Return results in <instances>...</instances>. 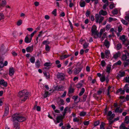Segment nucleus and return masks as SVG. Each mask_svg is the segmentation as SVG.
Masks as SVG:
<instances>
[{"mask_svg":"<svg viewBox=\"0 0 129 129\" xmlns=\"http://www.w3.org/2000/svg\"><path fill=\"white\" fill-rule=\"evenodd\" d=\"M57 103L59 106L64 104V101L62 99H61L59 100L58 101Z\"/></svg>","mask_w":129,"mask_h":129,"instance_id":"obj_18","label":"nucleus"},{"mask_svg":"<svg viewBox=\"0 0 129 129\" xmlns=\"http://www.w3.org/2000/svg\"><path fill=\"white\" fill-rule=\"evenodd\" d=\"M56 9H55L52 12V14L54 15V16H55L56 15Z\"/></svg>","mask_w":129,"mask_h":129,"instance_id":"obj_58","label":"nucleus"},{"mask_svg":"<svg viewBox=\"0 0 129 129\" xmlns=\"http://www.w3.org/2000/svg\"><path fill=\"white\" fill-rule=\"evenodd\" d=\"M94 35H96V36H94V38H100L101 37V36H100V34L98 33V32L97 31V33L96 34H94Z\"/></svg>","mask_w":129,"mask_h":129,"instance_id":"obj_46","label":"nucleus"},{"mask_svg":"<svg viewBox=\"0 0 129 129\" xmlns=\"http://www.w3.org/2000/svg\"><path fill=\"white\" fill-rule=\"evenodd\" d=\"M123 44H124L126 46H127L129 45V41H126L125 42V43Z\"/></svg>","mask_w":129,"mask_h":129,"instance_id":"obj_64","label":"nucleus"},{"mask_svg":"<svg viewBox=\"0 0 129 129\" xmlns=\"http://www.w3.org/2000/svg\"><path fill=\"white\" fill-rule=\"evenodd\" d=\"M10 106L8 105H6L5 110V112L3 117L6 116L8 114Z\"/></svg>","mask_w":129,"mask_h":129,"instance_id":"obj_8","label":"nucleus"},{"mask_svg":"<svg viewBox=\"0 0 129 129\" xmlns=\"http://www.w3.org/2000/svg\"><path fill=\"white\" fill-rule=\"evenodd\" d=\"M40 62L39 60L38 59L35 63V65L37 68H39L40 66Z\"/></svg>","mask_w":129,"mask_h":129,"instance_id":"obj_29","label":"nucleus"},{"mask_svg":"<svg viewBox=\"0 0 129 129\" xmlns=\"http://www.w3.org/2000/svg\"><path fill=\"white\" fill-rule=\"evenodd\" d=\"M129 85L128 84H126L124 87L123 89L125 90L127 93L129 92V87H128Z\"/></svg>","mask_w":129,"mask_h":129,"instance_id":"obj_24","label":"nucleus"},{"mask_svg":"<svg viewBox=\"0 0 129 129\" xmlns=\"http://www.w3.org/2000/svg\"><path fill=\"white\" fill-rule=\"evenodd\" d=\"M84 81L83 80L81 81L79 83L76 85V87L78 88H80L82 86V84L81 83V82H83Z\"/></svg>","mask_w":129,"mask_h":129,"instance_id":"obj_28","label":"nucleus"},{"mask_svg":"<svg viewBox=\"0 0 129 129\" xmlns=\"http://www.w3.org/2000/svg\"><path fill=\"white\" fill-rule=\"evenodd\" d=\"M121 61L120 60H119L117 62H116L114 64V65L116 66H120L121 64Z\"/></svg>","mask_w":129,"mask_h":129,"instance_id":"obj_53","label":"nucleus"},{"mask_svg":"<svg viewBox=\"0 0 129 129\" xmlns=\"http://www.w3.org/2000/svg\"><path fill=\"white\" fill-rule=\"evenodd\" d=\"M111 87L110 86H109L108 88V89H107V95L109 96V97H110V89L111 88Z\"/></svg>","mask_w":129,"mask_h":129,"instance_id":"obj_40","label":"nucleus"},{"mask_svg":"<svg viewBox=\"0 0 129 129\" xmlns=\"http://www.w3.org/2000/svg\"><path fill=\"white\" fill-rule=\"evenodd\" d=\"M0 85L3 86L5 87H6L7 86L8 84L6 81L2 79L0 80Z\"/></svg>","mask_w":129,"mask_h":129,"instance_id":"obj_10","label":"nucleus"},{"mask_svg":"<svg viewBox=\"0 0 129 129\" xmlns=\"http://www.w3.org/2000/svg\"><path fill=\"white\" fill-rule=\"evenodd\" d=\"M124 122L127 124L129 123V116H127L125 118Z\"/></svg>","mask_w":129,"mask_h":129,"instance_id":"obj_31","label":"nucleus"},{"mask_svg":"<svg viewBox=\"0 0 129 129\" xmlns=\"http://www.w3.org/2000/svg\"><path fill=\"white\" fill-rule=\"evenodd\" d=\"M104 45L106 48H108L110 46V43L107 40H105L104 43Z\"/></svg>","mask_w":129,"mask_h":129,"instance_id":"obj_19","label":"nucleus"},{"mask_svg":"<svg viewBox=\"0 0 129 129\" xmlns=\"http://www.w3.org/2000/svg\"><path fill=\"white\" fill-rule=\"evenodd\" d=\"M22 23V21L21 20H20L18 21L17 23V24L18 26L20 25Z\"/></svg>","mask_w":129,"mask_h":129,"instance_id":"obj_56","label":"nucleus"},{"mask_svg":"<svg viewBox=\"0 0 129 129\" xmlns=\"http://www.w3.org/2000/svg\"><path fill=\"white\" fill-rule=\"evenodd\" d=\"M17 121H13V128L15 129H19L20 124Z\"/></svg>","mask_w":129,"mask_h":129,"instance_id":"obj_11","label":"nucleus"},{"mask_svg":"<svg viewBox=\"0 0 129 129\" xmlns=\"http://www.w3.org/2000/svg\"><path fill=\"white\" fill-rule=\"evenodd\" d=\"M110 52L109 50H106L105 52V54L106 55V56H108L110 54Z\"/></svg>","mask_w":129,"mask_h":129,"instance_id":"obj_59","label":"nucleus"},{"mask_svg":"<svg viewBox=\"0 0 129 129\" xmlns=\"http://www.w3.org/2000/svg\"><path fill=\"white\" fill-rule=\"evenodd\" d=\"M43 73L47 79H48L50 78L49 74L48 72L44 71L43 72Z\"/></svg>","mask_w":129,"mask_h":129,"instance_id":"obj_26","label":"nucleus"},{"mask_svg":"<svg viewBox=\"0 0 129 129\" xmlns=\"http://www.w3.org/2000/svg\"><path fill=\"white\" fill-rule=\"evenodd\" d=\"M72 84H70L69 88L68 93L69 94L73 93L74 91V89L72 87Z\"/></svg>","mask_w":129,"mask_h":129,"instance_id":"obj_9","label":"nucleus"},{"mask_svg":"<svg viewBox=\"0 0 129 129\" xmlns=\"http://www.w3.org/2000/svg\"><path fill=\"white\" fill-rule=\"evenodd\" d=\"M89 43L87 42L85 43L83 45V48L84 49H86L87 48L89 45Z\"/></svg>","mask_w":129,"mask_h":129,"instance_id":"obj_38","label":"nucleus"},{"mask_svg":"<svg viewBox=\"0 0 129 129\" xmlns=\"http://www.w3.org/2000/svg\"><path fill=\"white\" fill-rule=\"evenodd\" d=\"M45 49L47 51H49L50 50V47L47 44L46 45Z\"/></svg>","mask_w":129,"mask_h":129,"instance_id":"obj_57","label":"nucleus"},{"mask_svg":"<svg viewBox=\"0 0 129 129\" xmlns=\"http://www.w3.org/2000/svg\"><path fill=\"white\" fill-rule=\"evenodd\" d=\"M105 124L103 122H101V124L100 126V129H105Z\"/></svg>","mask_w":129,"mask_h":129,"instance_id":"obj_34","label":"nucleus"},{"mask_svg":"<svg viewBox=\"0 0 129 129\" xmlns=\"http://www.w3.org/2000/svg\"><path fill=\"white\" fill-rule=\"evenodd\" d=\"M30 61L32 63H34L35 62V58L33 56H32L30 59Z\"/></svg>","mask_w":129,"mask_h":129,"instance_id":"obj_42","label":"nucleus"},{"mask_svg":"<svg viewBox=\"0 0 129 129\" xmlns=\"http://www.w3.org/2000/svg\"><path fill=\"white\" fill-rule=\"evenodd\" d=\"M109 5V2H107V3H106L103 6V9L104 10H105L107 6Z\"/></svg>","mask_w":129,"mask_h":129,"instance_id":"obj_50","label":"nucleus"},{"mask_svg":"<svg viewBox=\"0 0 129 129\" xmlns=\"http://www.w3.org/2000/svg\"><path fill=\"white\" fill-rule=\"evenodd\" d=\"M29 93L27 90L24 89L19 92L18 96L22 101H25L28 98Z\"/></svg>","mask_w":129,"mask_h":129,"instance_id":"obj_1","label":"nucleus"},{"mask_svg":"<svg viewBox=\"0 0 129 129\" xmlns=\"http://www.w3.org/2000/svg\"><path fill=\"white\" fill-rule=\"evenodd\" d=\"M125 127L124 124L122 123L119 127V128L120 129H125Z\"/></svg>","mask_w":129,"mask_h":129,"instance_id":"obj_37","label":"nucleus"},{"mask_svg":"<svg viewBox=\"0 0 129 129\" xmlns=\"http://www.w3.org/2000/svg\"><path fill=\"white\" fill-rule=\"evenodd\" d=\"M12 117V120L13 121H17L22 122L25 121L26 120V118L25 117L17 114H15L13 115Z\"/></svg>","mask_w":129,"mask_h":129,"instance_id":"obj_2","label":"nucleus"},{"mask_svg":"<svg viewBox=\"0 0 129 129\" xmlns=\"http://www.w3.org/2000/svg\"><path fill=\"white\" fill-rule=\"evenodd\" d=\"M63 86L60 85L58 86H57L55 87V89L56 90L61 91L63 90Z\"/></svg>","mask_w":129,"mask_h":129,"instance_id":"obj_20","label":"nucleus"},{"mask_svg":"<svg viewBox=\"0 0 129 129\" xmlns=\"http://www.w3.org/2000/svg\"><path fill=\"white\" fill-rule=\"evenodd\" d=\"M126 61H127V62H124V67H125L127 66L129 64V59L127 60Z\"/></svg>","mask_w":129,"mask_h":129,"instance_id":"obj_41","label":"nucleus"},{"mask_svg":"<svg viewBox=\"0 0 129 129\" xmlns=\"http://www.w3.org/2000/svg\"><path fill=\"white\" fill-rule=\"evenodd\" d=\"M101 65L103 67L105 66L106 65V63L104 60H103L101 61Z\"/></svg>","mask_w":129,"mask_h":129,"instance_id":"obj_47","label":"nucleus"},{"mask_svg":"<svg viewBox=\"0 0 129 129\" xmlns=\"http://www.w3.org/2000/svg\"><path fill=\"white\" fill-rule=\"evenodd\" d=\"M73 67H71L68 68L67 70L68 73L69 74H71L73 73L72 69Z\"/></svg>","mask_w":129,"mask_h":129,"instance_id":"obj_27","label":"nucleus"},{"mask_svg":"<svg viewBox=\"0 0 129 129\" xmlns=\"http://www.w3.org/2000/svg\"><path fill=\"white\" fill-rule=\"evenodd\" d=\"M125 72H121L119 71L117 76L119 78H121L124 76H125Z\"/></svg>","mask_w":129,"mask_h":129,"instance_id":"obj_17","label":"nucleus"},{"mask_svg":"<svg viewBox=\"0 0 129 129\" xmlns=\"http://www.w3.org/2000/svg\"><path fill=\"white\" fill-rule=\"evenodd\" d=\"M87 95L86 94H84L83 98V100L82 101L83 102H84L85 101L86 98L87 97Z\"/></svg>","mask_w":129,"mask_h":129,"instance_id":"obj_51","label":"nucleus"},{"mask_svg":"<svg viewBox=\"0 0 129 129\" xmlns=\"http://www.w3.org/2000/svg\"><path fill=\"white\" fill-rule=\"evenodd\" d=\"M121 21L122 23L125 25H127L128 24V23L127 22V21L124 19L121 20Z\"/></svg>","mask_w":129,"mask_h":129,"instance_id":"obj_48","label":"nucleus"},{"mask_svg":"<svg viewBox=\"0 0 129 129\" xmlns=\"http://www.w3.org/2000/svg\"><path fill=\"white\" fill-rule=\"evenodd\" d=\"M111 68V65H108L107 67L106 72L108 73H109L110 72Z\"/></svg>","mask_w":129,"mask_h":129,"instance_id":"obj_32","label":"nucleus"},{"mask_svg":"<svg viewBox=\"0 0 129 129\" xmlns=\"http://www.w3.org/2000/svg\"><path fill=\"white\" fill-rule=\"evenodd\" d=\"M50 95V94L48 92H46L43 95L44 97V98H45L48 96H49Z\"/></svg>","mask_w":129,"mask_h":129,"instance_id":"obj_35","label":"nucleus"},{"mask_svg":"<svg viewBox=\"0 0 129 129\" xmlns=\"http://www.w3.org/2000/svg\"><path fill=\"white\" fill-rule=\"evenodd\" d=\"M108 119L109 120V126L111 127V125L114 122V121L111 120L109 118Z\"/></svg>","mask_w":129,"mask_h":129,"instance_id":"obj_39","label":"nucleus"},{"mask_svg":"<svg viewBox=\"0 0 129 129\" xmlns=\"http://www.w3.org/2000/svg\"><path fill=\"white\" fill-rule=\"evenodd\" d=\"M57 78L60 80H63L65 78V76L63 73H58L57 75Z\"/></svg>","mask_w":129,"mask_h":129,"instance_id":"obj_5","label":"nucleus"},{"mask_svg":"<svg viewBox=\"0 0 129 129\" xmlns=\"http://www.w3.org/2000/svg\"><path fill=\"white\" fill-rule=\"evenodd\" d=\"M127 58V55L126 54H123L122 56V59L123 60H126Z\"/></svg>","mask_w":129,"mask_h":129,"instance_id":"obj_36","label":"nucleus"},{"mask_svg":"<svg viewBox=\"0 0 129 129\" xmlns=\"http://www.w3.org/2000/svg\"><path fill=\"white\" fill-rule=\"evenodd\" d=\"M112 13L113 15L117 14L118 13V10L117 9H114L112 11Z\"/></svg>","mask_w":129,"mask_h":129,"instance_id":"obj_54","label":"nucleus"},{"mask_svg":"<svg viewBox=\"0 0 129 129\" xmlns=\"http://www.w3.org/2000/svg\"><path fill=\"white\" fill-rule=\"evenodd\" d=\"M99 0H91V1L92 2H94V5H95L99 3Z\"/></svg>","mask_w":129,"mask_h":129,"instance_id":"obj_52","label":"nucleus"},{"mask_svg":"<svg viewBox=\"0 0 129 129\" xmlns=\"http://www.w3.org/2000/svg\"><path fill=\"white\" fill-rule=\"evenodd\" d=\"M96 30V27L95 25H93L91 28V35L93 36L94 34H96L97 33V31Z\"/></svg>","mask_w":129,"mask_h":129,"instance_id":"obj_6","label":"nucleus"},{"mask_svg":"<svg viewBox=\"0 0 129 129\" xmlns=\"http://www.w3.org/2000/svg\"><path fill=\"white\" fill-rule=\"evenodd\" d=\"M5 18V16L3 13H0V21L4 19Z\"/></svg>","mask_w":129,"mask_h":129,"instance_id":"obj_49","label":"nucleus"},{"mask_svg":"<svg viewBox=\"0 0 129 129\" xmlns=\"http://www.w3.org/2000/svg\"><path fill=\"white\" fill-rule=\"evenodd\" d=\"M79 4L80 6L81 7H84L86 5V3L84 1L83 2H80L79 3Z\"/></svg>","mask_w":129,"mask_h":129,"instance_id":"obj_33","label":"nucleus"},{"mask_svg":"<svg viewBox=\"0 0 129 129\" xmlns=\"http://www.w3.org/2000/svg\"><path fill=\"white\" fill-rule=\"evenodd\" d=\"M32 40L31 38H29L27 36H26L24 40L25 42L26 43H29L31 42Z\"/></svg>","mask_w":129,"mask_h":129,"instance_id":"obj_22","label":"nucleus"},{"mask_svg":"<svg viewBox=\"0 0 129 129\" xmlns=\"http://www.w3.org/2000/svg\"><path fill=\"white\" fill-rule=\"evenodd\" d=\"M90 13L91 12L89 10H87L85 13L86 16L87 17H88Z\"/></svg>","mask_w":129,"mask_h":129,"instance_id":"obj_43","label":"nucleus"},{"mask_svg":"<svg viewBox=\"0 0 129 129\" xmlns=\"http://www.w3.org/2000/svg\"><path fill=\"white\" fill-rule=\"evenodd\" d=\"M79 121V119L77 117H75L73 119L74 122H78Z\"/></svg>","mask_w":129,"mask_h":129,"instance_id":"obj_60","label":"nucleus"},{"mask_svg":"<svg viewBox=\"0 0 129 129\" xmlns=\"http://www.w3.org/2000/svg\"><path fill=\"white\" fill-rule=\"evenodd\" d=\"M95 17L96 23H99V24L102 22L104 19V17L99 16L98 14H95Z\"/></svg>","mask_w":129,"mask_h":129,"instance_id":"obj_3","label":"nucleus"},{"mask_svg":"<svg viewBox=\"0 0 129 129\" xmlns=\"http://www.w3.org/2000/svg\"><path fill=\"white\" fill-rule=\"evenodd\" d=\"M107 14V12L106 11H104L102 10L99 11L98 15L100 16L101 15L105 16Z\"/></svg>","mask_w":129,"mask_h":129,"instance_id":"obj_13","label":"nucleus"},{"mask_svg":"<svg viewBox=\"0 0 129 129\" xmlns=\"http://www.w3.org/2000/svg\"><path fill=\"white\" fill-rule=\"evenodd\" d=\"M120 52L119 51H118L114 55L113 57L115 59H116L120 56Z\"/></svg>","mask_w":129,"mask_h":129,"instance_id":"obj_21","label":"nucleus"},{"mask_svg":"<svg viewBox=\"0 0 129 129\" xmlns=\"http://www.w3.org/2000/svg\"><path fill=\"white\" fill-rule=\"evenodd\" d=\"M7 4L6 0H2L1 2L0 3V8L5 7Z\"/></svg>","mask_w":129,"mask_h":129,"instance_id":"obj_14","label":"nucleus"},{"mask_svg":"<svg viewBox=\"0 0 129 129\" xmlns=\"http://www.w3.org/2000/svg\"><path fill=\"white\" fill-rule=\"evenodd\" d=\"M64 117L62 115L58 116L56 118V122L57 123H59L61 121H62V119Z\"/></svg>","mask_w":129,"mask_h":129,"instance_id":"obj_12","label":"nucleus"},{"mask_svg":"<svg viewBox=\"0 0 129 129\" xmlns=\"http://www.w3.org/2000/svg\"><path fill=\"white\" fill-rule=\"evenodd\" d=\"M82 68L81 67L75 68L73 70L74 74L76 75L78 74L81 71Z\"/></svg>","mask_w":129,"mask_h":129,"instance_id":"obj_4","label":"nucleus"},{"mask_svg":"<svg viewBox=\"0 0 129 129\" xmlns=\"http://www.w3.org/2000/svg\"><path fill=\"white\" fill-rule=\"evenodd\" d=\"M78 96H74L72 97V99L74 100L75 103H77L80 101V98H79V99L78 100Z\"/></svg>","mask_w":129,"mask_h":129,"instance_id":"obj_15","label":"nucleus"},{"mask_svg":"<svg viewBox=\"0 0 129 129\" xmlns=\"http://www.w3.org/2000/svg\"><path fill=\"white\" fill-rule=\"evenodd\" d=\"M122 46L121 44L119 43L117 44V50H119L121 48Z\"/></svg>","mask_w":129,"mask_h":129,"instance_id":"obj_44","label":"nucleus"},{"mask_svg":"<svg viewBox=\"0 0 129 129\" xmlns=\"http://www.w3.org/2000/svg\"><path fill=\"white\" fill-rule=\"evenodd\" d=\"M106 79V76L105 75H102L100 78V80L101 82H103L105 81Z\"/></svg>","mask_w":129,"mask_h":129,"instance_id":"obj_30","label":"nucleus"},{"mask_svg":"<svg viewBox=\"0 0 129 129\" xmlns=\"http://www.w3.org/2000/svg\"><path fill=\"white\" fill-rule=\"evenodd\" d=\"M34 46L33 45L27 47L26 48V51L28 52H31L33 50Z\"/></svg>","mask_w":129,"mask_h":129,"instance_id":"obj_16","label":"nucleus"},{"mask_svg":"<svg viewBox=\"0 0 129 129\" xmlns=\"http://www.w3.org/2000/svg\"><path fill=\"white\" fill-rule=\"evenodd\" d=\"M119 39L120 40H121L123 44L125 43V42L126 41L125 36L124 35H122L120 37Z\"/></svg>","mask_w":129,"mask_h":129,"instance_id":"obj_23","label":"nucleus"},{"mask_svg":"<svg viewBox=\"0 0 129 129\" xmlns=\"http://www.w3.org/2000/svg\"><path fill=\"white\" fill-rule=\"evenodd\" d=\"M14 74V70L13 68H10L9 70V75L11 76Z\"/></svg>","mask_w":129,"mask_h":129,"instance_id":"obj_25","label":"nucleus"},{"mask_svg":"<svg viewBox=\"0 0 129 129\" xmlns=\"http://www.w3.org/2000/svg\"><path fill=\"white\" fill-rule=\"evenodd\" d=\"M99 123H100L99 121H96L94 123V125L95 126H97L99 124Z\"/></svg>","mask_w":129,"mask_h":129,"instance_id":"obj_61","label":"nucleus"},{"mask_svg":"<svg viewBox=\"0 0 129 129\" xmlns=\"http://www.w3.org/2000/svg\"><path fill=\"white\" fill-rule=\"evenodd\" d=\"M86 113L84 111H82L79 114V115L80 116H84L86 115Z\"/></svg>","mask_w":129,"mask_h":129,"instance_id":"obj_45","label":"nucleus"},{"mask_svg":"<svg viewBox=\"0 0 129 129\" xmlns=\"http://www.w3.org/2000/svg\"><path fill=\"white\" fill-rule=\"evenodd\" d=\"M125 81L126 83H129V77H125Z\"/></svg>","mask_w":129,"mask_h":129,"instance_id":"obj_63","label":"nucleus"},{"mask_svg":"<svg viewBox=\"0 0 129 129\" xmlns=\"http://www.w3.org/2000/svg\"><path fill=\"white\" fill-rule=\"evenodd\" d=\"M7 50L5 49L4 45H2L0 47V54L3 55L6 52Z\"/></svg>","mask_w":129,"mask_h":129,"instance_id":"obj_7","label":"nucleus"},{"mask_svg":"<svg viewBox=\"0 0 129 129\" xmlns=\"http://www.w3.org/2000/svg\"><path fill=\"white\" fill-rule=\"evenodd\" d=\"M44 66L48 67L51 66V63L50 62H46L44 64Z\"/></svg>","mask_w":129,"mask_h":129,"instance_id":"obj_55","label":"nucleus"},{"mask_svg":"<svg viewBox=\"0 0 129 129\" xmlns=\"http://www.w3.org/2000/svg\"><path fill=\"white\" fill-rule=\"evenodd\" d=\"M89 123V121H85L83 122L84 124L85 125H88Z\"/></svg>","mask_w":129,"mask_h":129,"instance_id":"obj_62","label":"nucleus"}]
</instances>
